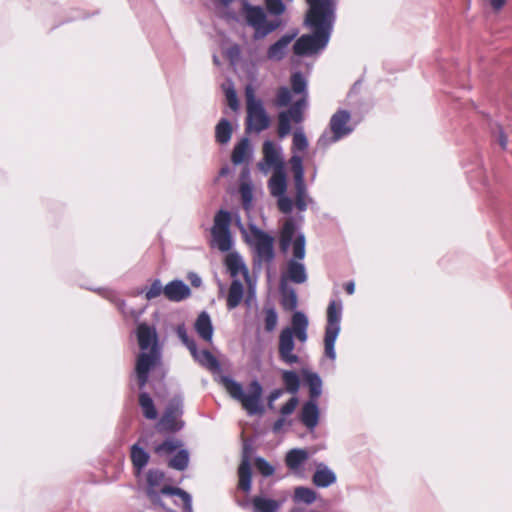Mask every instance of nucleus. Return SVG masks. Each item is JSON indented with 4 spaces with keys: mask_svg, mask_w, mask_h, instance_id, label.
Wrapping results in <instances>:
<instances>
[{
    "mask_svg": "<svg viewBox=\"0 0 512 512\" xmlns=\"http://www.w3.org/2000/svg\"><path fill=\"white\" fill-rule=\"evenodd\" d=\"M181 447H182L181 441L174 439V438H170V439L165 440L161 444H158L157 446H155L154 451L157 455H159L161 457L169 456V455L174 454Z\"/></svg>",
    "mask_w": 512,
    "mask_h": 512,
    "instance_id": "72a5a7b5",
    "label": "nucleus"
},
{
    "mask_svg": "<svg viewBox=\"0 0 512 512\" xmlns=\"http://www.w3.org/2000/svg\"><path fill=\"white\" fill-rule=\"evenodd\" d=\"M268 188L274 197L282 196L287 190V179L285 169L274 170L268 181Z\"/></svg>",
    "mask_w": 512,
    "mask_h": 512,
    "instance_id": "b1692460",
    "label": "nucleus"
},
{
    "mask_svg": "<svg viewBox=\"0 0 512 512\" xmlns=\"http://www.w3.org/2000/svg\"><path fill=\"white\" fill-rule=\"evenodd\" d=\"M343 304L341 300H331L327 307V323L324 335L325 355L334 361L336 359L335 342L340 333Z\"/></svg>",
    "mask_w": 512,
    "mask_h": 512,
    "instance_id": "1a4fd4ad",
    "label": "nucleus"
},
{
    "mask_svg": "<svg viewBox=\"0 0 512 512\" xmlns=\"http://www.w3.org/2000/svg\"><path fill=\"white\" fill-rule=\"evenodd\" d=\"M292 91L286 87H280L275 98L277 107H285L292 102L293 94L299 96L288 110L278 115V135L286 137L291 132V122L303 121V111L307 104V81L301 72H295L291 76Z\"/></svg>",
    "mask_w": 512,
    "mask_h": 512,
    "instance_id": "f03ea898",
    "label": "nucleus"
},
{
    "mask_svg": "<svg viewBox=\"0 0 512 512\" xmlns=\"http://www.w3.org/2000/svg\"><path fill=\"white\" fill-rule=\"evenodd\" d=\"M289 2H291L292 0H288Z\"/></svg>",
    "mask_w": 512,
    "mask_h": 512,
    "instance_id": "e2e57ef3",
    "label": "nucleus"
},
{
    "mask_svg": "<svg viewBox=\"0 0 512 512\" xmlns=\"http://www.w3.org/2000/svg\"><path fill=\"white\" fill-rule=\"evenodd\" d=\"M282 394V389H274L273 391H271V393L268 396L269 405L271 406L278 398L282 396Z\"/></svg>",
    "mask_w": 512,
    "mask_h": 512,
    "instance_id": "3c124183",
    "label": "nucleus"
},
{
    "mask_svg": "<svg viewBox=\"0 0 512 512\" xmlns=\"http://www.w3.org/2000/svg\"><path fill=\"white\" fill-rule=\"evenodd\" d=\"M337 480L335 472L324 463H317L313 474V484L319 488H327Z\"/></svg>",
    "mask_w": 512,
    "mask_h": 512,
    "instance_id": "aec40b11",
    "label": "nucleus"
},
{
    "mask_svg": "<svg viewBox=\"0 0 512 512\" xmlns=\"http://www.w3.org/2000/svg\"><path fill=\"white\" fill-rule=\"evenodd\" d=\"M137 339L141 353L137 357L135 373L138 386L143 389L149 373L161 362L160 348L157 344V333L154 327L141 323L137 327Z\"/></svg>",
    "mask_w": 512,
    "mask_h": 512,
    "instance_id": "20e7f679",
    "label": "nucleus"
},
{
    "mask_svg": "<svg viewBox=\"0 0 512 512\" xmlns=\"http://www.w3.org/2000/svg\"><path fill=\"white\" fill-rule=\"evenodd\" d=\"M189 464V453L186 449L179 448L169 460V467L183 471L188 467Z\"/></svg>",
    "mask_w": 512,
    "mask_h": 512,
    "instance_id": "f704fd0d",
    "label": "nucleus"
},
{
    "mask_svg": "<svg viewBox=\"0 0 512 512\" xmlns=\"http://www.w3.org/2000/svg\"><path fill=\"white\" fill-rule=\"evenodd\" d=\"M232 135V127L228 120L221 119L216 126L215 136L216 140L221 144L229 142Z\"/></svg>",
    "mask_w": 512,
    "mask_h": 512,
    "instance_id": "c9c22d12",
    "label": "nucleus"
},
{
    "mask_svg": "<svg viewBox=\"0 0 512 512\" xmlns=\"http://www.w3.org/2000/svg\"><path fill=\"white\" fill-rule=\"evenodd\" d=\"M139 405L142 409L143 415L149 420H155L158 416L154 402L150 395L146 392H142L139 395Z\"/></svg>",
    "mask_w": 512,
    "mask_h": 512,
    "instance_id": "2f4dec72",
    "label": "nucleus"
},
{
    "mask_svg": "<svg viewBox=\"0 0 512 512\" xmlns=\"http://www.w3.org/2000/svg\"><path fill=\"white\" fill-rule=\"evenodd\" d=\"M251 155L252 149L250 142L247 138H243L235 145L231 159L235 165H239L247 161Z\"/></svg>",
    "mask_w": 512,
    "mask_h": 512,
    "instance_id": "cd10ccee",
    "label": "nucleus"
},
{
    "mask_svg": "<svg viewBox=\"0 0 512 512\" xmlns=\"http://www.w3.org/2000/svg\"><path fill=\"white\" fill-rule=\"evenodd\" d=\"M296 34L283 35L277 42L272 44L266 54V58L272 61H280L286 54V49Z\"/></svg>",
    "mask_w": 512,
    "mask_h": 512,
    "instance_id": "4be33fe9",
    "label": "nucleus"
},
{
    "mask_svg": "<svg viewBox=\"0 0 512 512\" xmlns=\"http://www.w3.org/2000/svg\"><path fill=\"white\" fill-rule=\"evenodd\" d=\"M164 477V473L160 470L151 469L148 471L146 476V493L150 501L154 505L166 509V506L162 501V497H178L182 502L183 510L185 512H193L192 498L190 494L180 488L170 487L163 484Z\"/></svg>",
    "mask_w": 512,
    "mask_h": 512,
    "instance_id": "423d86ee",
    "label": "nucleus"
},
{
    "mask_svg": "<svg viewBox=\"0 0 512 512\" xmlns=\"http://www.w3.org/2000/svg\"><path fill=\"white\" fill-rule=\"evenodd\" d=\"M226 173H228V168L227 167H224L220 170V175H225Z\"/></svg>",
    "mask_w": 512,
    "mask_h": 512,
    "instance_id": "13d9d810",
    "label": "nucleus"
},
{
    "mask_svg": "<svg viewBox=\"0 0 512 512\" xmlns=\"http://www.w3.org/2000/svg\"><path fill=\"white\" fill-rule=\"evenodd\" d=\"M214 62H215L216 64H218V63H219V62H218V59H217V57H216V56H214Z\"/></svg>",
    "mask_w": 512,
    "mask_h": 512,
    "instance_id": "680f3d73",
    "label": "nucleus"
},
{
    "mask_svg": "<svg viewBox=\"0 0 512 512\" xmlns=\"http://www.w3.org/2000/svg\"><path fill=\"white\" fill-rule=\"evenodd\" d=\"M320 417V410L318 407V402L314 400L306 401L300 413V421L302 424L309 430L313 431L318 423Z\"/></svg>",
    "mask_w": 512,
    "mask_h": 512,
    "instance_id": "6ab92c4d",
    "label": "nucleus"
},
{
    "mask_svg": "<svg viewBox=\"0 0 512 512\" xmlns=\"http://www.w3.org/2000/svg\"><path fill=\"white\" fill-rule=\"evenodd\" d=\"M225 95H226V99H227V103H228L229 107L233 111L238 110L239 102H238L236 91L232 84H229L227 87H225Z\"/></svg>",
    "mask_w": 512,
    "mask_h": 512,
    "instance_id": "37998d69",
    "label": "nucleus"
},
{
    "mask_svg": "<svg viewBox=\"0 0 512 512\" xmlns=\"http://www.w3.org/2000/svg\"><path fill=\"white\" fill-rule=\"evenodd\" d=\"M225 54L232 63H236L240 59L241 48L238 44H233L226 49Z\"/></svg>",
    "mask_w": 512,
    "mask_h": 512,
    "instance_id": "09e8293b",
    "label": "nucleus"
},
{
    "mask_svg": "<svg viewBox=\"0 0 512 512\" xmlns=\"http://www.w3.org/2000/svg\"><path fill=\"white\" fill-rule=\"evenodd\" d=\"M131 461L136 471V475L139 476L145 466L148 464L150 455L146 452L139 444H134L131 447Z\"/></svg>",
    "mask_w": 512,
    "mask_h": 512,
    "instance_id": "bb28decb",
    "label": "nucleus"
},
{
    "mask_svg": "<svg viewBox=\"0 0 512 512\" xmlns=\"http://www.w3.org/2000/svg\"><path fill=\"white\" fill-rule=\"evenodd\" d=\"M239 488L245 492L251 489V467L247 456H244L238 469Z\"/></svg>",
    "mask_w": 512,
    "mask_h": 512,
    "instance_id": "c756f323",
    "label": "nucleus"
},
{
    "mask_svg": "<svg viewBox=\"0 0 512 512\" xmlns=\"http://www.w3.org/2000/svg\"><path fill=\"white\" fill-rule=\"evenodd\" d=\"M308 458L309 454L307 450L302 448H294L287 452L285 456V464L294 475L303 477V466L307 462Z\"/></svg>",
    "mask_w": 512,
    "mask_h": 512,
    "instance_id": "a211bd4d",
    "label": "nucleus"
},
{
    "mask_svg": "<svg viewBox=\"0 0 512 512\" xmlns=\"http://www.w3.org/2000/svg\"><path fill=\"white\" fill-rule=\"evenodd\" d=\"M280 247L283 251H287L292 247L294 259L287 263L286 277L291 282L302 284L307 280V273L302 260L305 257V236L298 231L294 219L289 218L285 221L280 235Z\"/></svg>",
    "mask_w": 512,
    "mask_h": 512,
    "instance_id": "7ed1b4c3",
    "label": "nucleus"
},
{
    "mask_svg": "<svg viewBox=\"0 0 512 512\" xmlns=\"http://www.w3.org/2000/svg\"><path fill=\"white\" fill-rule=\"evenodd\" d=\"M258 167L265 174L271 168L273 170L285 169L281 147L270 140H266L263 143V160L258 163Z\"/></svg>",
    "mask_w": 512,
    "mask_h": 512,
    "instance_id": "dca6fc26",
    "label": "nucleus"
},
{
    "mask_svg": "<svg viewBox=\"0 0 512 512\" xmlns=\"http://www.w3.org/2000/svg\"><path fill=\"white\" fill-rule=\"evenodd\" d=\"M182 413V397L175 396L169 401L165 412L158 423L159 429L171 432L180 430L184 425L183 421L181 420Z\"/></svg>",
    "mask_w": 512,
    "mask_h": 512,
    "instance_id": "4468645a",
    "label": "nucleus"
},
{
    "mask_svg": "<svg viewBox=\"0 0 512 512\" xmlns=\"http://www.w3.org/2000/svg\"><path fill=\"white\" fill-rule=\"evenodd\" d=\"M350 119L351 115L347 110H338L330 119L332 135L323 134L319 138L318 144L327 146L349 135L354 129V127L350 125Z\"/></svg>",
    "mask_w": 512,
    "mask_h": 512,
    "instance_id": "ddd939ff",
    "label": "nucleus"
},
{
    "mask_svg": "<svg viewBox=\"0 0 512 512\" xmlns=\"http://www.w3.org/2000/svg\"><path fill=\"white\" fill-rule=\"evenodd\" d=\"M281 375L286 391L293 395L297 394L300 388V378L298 374L291 370H283Z\"/></svg>",
    "mask_w": 512,
    "mask_h": 512,
    "instance_id": "473e14b6",
    "label": "nucleus"
},
{
    "mask_svg": "<svg viewBox=\"0 0 512 512\" xmlns=\"http://www.w3.org/2000/svg\"><path fill=\"white\" fill-rule=\"evenodd\" d=\"M277 205L279 210L284 214H289L293 209V201L283 194L282 196L277 197Z\"/></svg>",
    "mask_w": 512,
    "mask_h": 512,
    "instance_id": "de8ad7c7",
    "label": "nucleus"
},
{
    "mask_svg": "<svg viewBox=\"0 0 512 512\" xmlns=\"http://www.w3.org/2000/svg\"><path fill=\"white\" fill-rule=\"evenodd\" d=\"M298 405V398L297 397H292L287 403H285L281 409H280V413L283 415V416H287V415H290L291 413H293V411L295 410V408L297 407Z\"/></svg>",
    "mask_w": 512,
    "mask_h": 512,
    "instance_id": "8fccbe9b",
    "label": "nucleus"
},
{
    "mask_svg": "<svg viewBox=\"0 0 512 512\" xmlns=\"http://www.w3.org/2000/svg\"><path fill=\"white\" fill-rule=\"evenodd\" d=\"M307 148H308V140H307V137H306L304 131L302 130V128L297 129L293 134V144H292V149L294 152L293 155H297L296 154L297 151L303 152Z\"/></svg>",
    "mask_w": 512,
    "mask_h": 512,
    "instance_id": "58836bf2",
    "label": "nucleus"
},
{
    "mask_svg": "<svg viewBox=\"0 0 512 512\" xmlns=\"http://www.w3.org/2000/svg\"><path fill=\"white\" fill-rule=\"evenodd\" d=\"M294 497L298 502L311 504L316 499V493L310 488L298 487L295 489Z\"/></svg>",
    "mask_w": 512,
    "mask_h": 512,
    "instance_id": "a19ab883",
    "label": "nucleus"
},
{
    "mask_svg": "<svg viewBox=\"0 0 512 512\" xmlns=\"http://www.w3.org/2000/svg\"><path fill=\"white\" fill-rule=\"evenodd\" d=\"M219 382L233 399L241 403L243 409H245L249 415L263 412V388L257 380H253L249 383L246 393L244 392L242 384L228 375H222Z\"/></svg>",
    "mask_w": 512,
    "mask_h": 512,
    "instance_id": "0eeeda50",
    "label": "nucleus"
},
{
    "mask_svg": "<svg viewBox=\"0 0 512 512\" xmlns=\"http://www.w3.org/2000/svg\"><path fill=\"white\" fill-rule=\"evenodd\" d=\"M345 290H346V292L348 294H350V295L353 294L354 291H355V284H354V282L350 281V282L346 283Z\"/></svg>",
    "mask_w": 512,
    "mask_h": 512,
    "instance_id": "6e6d98bb",
    "label": "nucleus"
},
{
    "mask_svg": "<svg viewBox=\"0 0 512 512\" xmlns=\"http://www.w3.org/2000/svg\"><path fill=\"white\" fill-rule=\"evenodd\" d=\"M244 287L240 280L234 279L229 287L227 295V308L232 310L236 308L242 301Z\"/></svg>",
    "mask_w": 512,
    "mask_h": 512,
    "instance_id": "c85d7f7f",
    "label": "nucleus"
},
{
    "mask_svg": "<svg viewBox=\"0 0 512 512\" xmlns=\"http://www.w3.org/2000/svg\"><path fill=\"white\" fill-rule=\"evenodd\" d=\"M191 290L187 284L181 280H173L169 282L163 290V294L167 299L174 302H179L187 298Z\"/></svg>",
    "mask_w": 512,
    "mask_h": 512,
    "instance_id": "412c9836",
    "label": "nucleus"
},
{
    "mask_svg": "<svg viewBox=\"0 0 512 512\" xmlns=\"http://www.w3.org/2000/svg\"><path fill=\"white\" fill-rule=\"evenodd\" d=\"M302 375L309 389V400L318 401L322 394L323 383L321 377L317 373L308 370H303Z\"/></svg>",
    "mask_w": 512,
    "mask_h": 512,
    "instance_id": "393cba45",
    "label": "nucleus"
},
{
    "mask_svg": "<svg viewBox=\"0 0 512 512\" xmlns=\"http://www.w3.org/2000/svg\"><path fill=\"white\" fill-rule=\"evenodd\" d=\"M252 505L254 512H277L280 508V502L260 496L253 498Z\"/></svg>",
    "mask_w": 512,
    "mask_h": 512,
    "instance_id": "7c9ffc66",
    "label": "nucleus"
},
{
    "mask_svg": "<svg viewBox=\"0 0 512 512\" xmlns=\"http://www.w3.org/2000/svg\"><path fill=\"white\" fill-rule=\"evenodd\" d=\"M225 265L231 277L235 278L238 275L243 276L249 285V296H252L254 294V289L250 281L248 268L246 267L242 257L236 252H230L225 258Z\"/></svg>",
    "mask_w": 512,
    "mask_h": 512,
    "instance_id": "f3484780",
    "label": "nucleus"
},
{
    "mask_svg": "<svg viewBox=\"0 0 512 512\" xmlns=\"http://www.w3.org/2000/svg\"><path fill=\"white\" fill-rule=\"evenodd\" d=\"M255 466L263 476H271L274 473V467L261 457L256 458Z\"/></svg>",
    "mask_w": 512,
    "mask_h": 512,
    "instance_id": "a18cd8bd",
    "label": "nucleus"
},
{
    "mask_svg": "<svg viewBox=\"0 0 512 512\" xmlns=\"http://www.w3.org/2000/svg\"><path fill=\"white\" fill-rule=\"evenodd\" d=\"M231 215L228 211L220 210L214 217V224L211 228V242L213 248L221 252H228L233 246L230 232Z\"/></svg>",
    "mask_w": 512,
    "mask_h": 512,
    "instance_id": "9d476101",
    "label": "nucleus"
},
{
    "mask_svg": "<svg viewBox=\"0 0 512 512\" xmlns=\"http://www.w3.org/2000/svg\"><path fill=\"white\" fill-rule=\"evenodd\" d=\"M222 4L224 5H229L230 3H232L234 0H219Z\"/></svg>",
    "mask_w": 512,
    "mask_h": 512,
    "instance_id": "4d7b16f0",
    "label": "nucleus"
},
{
    "mask_svg": "<svg viewBox=\"0 0 512 512\" xmlns=\"http://www.w3.org/2000/svg\"><path fill=\"white\" fill-rule=\"evenodd\" d=\"M278 323V314L273 307H266L264 309V326L267 332H272Z\"/></svg>",
    "mask_w": 512,
    "mask_h": 512,
    "instance_id": "ea45409f",
    "label": "nucleus"
},
{
    "mask_svg": "<svg viewBox=\"0 0 512 512\" xmlns=\"http://www.w3.org/2000/svg\"><path fill=\"white\" fill-rule=\"evenodd\" d=\"M246 98V130L257 133L267 129L270 124V118L264 108L261 99L256 98L255 90L252 85L245 87Z\"/></svg>",
    "mask_w": 512,
    "mask_h": 512,
    "instance_id": "6e6552de",
    "label": "nucleus"
},
{
    "mask_svg": "<svg viewBox=\"0 0 512 512\" xmlns=\"http://www.w3.org/2000/svg\"><path fill=\"white\" fill-rule=\"evenodd\" d=\"M303 159L299 155H292L290 158L291 169L294 176L295 189H296V201L295 205L298 210L305 211L307 209L308 201H310L306 184L304 181V168H303Z\"/></svg>",
    "mask_w": 512,
    "mask_h": 512,
    "instance_id": "2eb2a0df",
    "label": "nucleus"
},
{
    "mask_svg": "<svg viewBox=\"0 0 512 512\" xmlns=\"http://www.w3.org/2000/svg\"><path fill=\"white\" fill-rule=\"evenodd\" d=\"M243 12L246 23L254 30L253 38L255 40L263 39L278 27V23L267 20L265 11L261 7L245 3Z\"/></svg>",
    "mask_w": 512,
    "mask_h": 512,
    "instance_id": "f8f14e48",
    "label": "nucleus"
},
{
    "mask_svg": "<svg viewBox=\"0 0 512 512\" xmlns=\"http://www.w3.org/2000/svg\"><path fill=\"white\" fill-rule=\"evenodd\" d=\"M308 317L301 311L292 315L291 326L284 327L279 334L278 354L282 362L287 365L299 363L300 358L294 353L296 338L304 344L308 339Z\"/></svg>",
    "mask_w": 512,
    "mask_h": 512,
    "instance_id": "39448f33",
    "label": "nucleus"
},
{
    "mask_svg": "<svg viewBox=\"0 0 512 512\" xmlns=\"http://www.w3.org/2000/svg\"><path fill=\"white\" fill-rule=\"evenodd\" d=\"M267 10L274 15H281L285 10L282 0H265Z\"/></svg>",
    "mask_w": 512,
    "mask_h": 512,
    "instance_id": "49530a36",
    "label": "nucleus"
},
{
    "mask_svg": "<svg viewBox=\"0 0 512 512\" xmlns=\"http://www.w3.org/2000/svg\"><path fill=\"white\" fill-rule=\"evenodd\" d=\"M236 225L242 233L246 235L248 242H250L256 249L257 254L264 260H271L274 256L273 252V238L259 229L256 225H249V233H247L240 217L236 218Z\"/></svg>",
    "mask_w": 512,
    "mask_h": 512,
    "instance_id": "9b49d317",
    "label": "nucleus"
},
{
    "mask_svg": "<svg viewBox=\"0 0 512 512\" xmlns=\"http://www.w3.org/2000/svg\"><path fill=\"white\" fill-rule=\"evenodd\" d=\"M282 306L286 310H293L297 307V295L294 289H288L285 284L281 283Z\"/></svg>",
    "mask_w": 512,
    "mask_h": 512,
    "instance_id": "4c0bfd02",
    "label": "nucleus"
},
{
    "mask_svg": "<svg viewBox=\"0 0 512 512\" xmlns=\"http://www.w3.org/2000/svg\"><path fill=\"white\" fill-rule=\"evenodd\" d=\"M193 358L202 366L208 368L209 370H218L220 368V364L218 360L212 355V353L206 349L199 351L197 349V345L195 344V350H189Z\"/></svg>",
    "mask_w": 512,
    "mask_h": 512,
    "instance_id": "a878e982",
    "label": "nucleus"
},
{
    "mask_svg": "<svg viewBox=\"0 0 512 512\" xmlns=\"http://www.w3.org/2000/svg\"><path fill=\"white\" fill-rule=\"evenodd\" d=\"M285 419L284 418H279L278 420H276L273 424V431L275 433H278L282 427L285 425Z\"/></svg>",
    "mask_w": 512,
    "mask_h": 512,
    "instance_id": "864d4df0",
    "label": "nucleus"
},
{
    "mask_svg": "<svg viewBox=\"0 0 512 512\" xmlns=\"http://www.w3.org/2000/svg\"><path fill=\"white\" fill-rule=\"evenodd\" d=\"M176 333L179 337V339L183 342V344L190 350V349H194L195 350V344L196 342L191 339L188 334H187V330L185 328L184 325H179L176 329Z\"/></svg>",
    "mask_w": 512,
    "mask_h": 512,
    "instance_id": "c03bdc74",
    "label": "nucleus"
},
{
    "mask_svg": "<svg viewBox=\"0 0 512 512\" xmlns=\"http://www.w3.org/2000/svg\"><path fill=\"white\" fill-rule=\"evenodd\" d=\"M194 328L199 337L204 341L209 343L212 341L214 329L211 318L207 312L203 311L198 315Z\"/></svg>",
    "mask_w": 512,
    "mask_h": 512,
    "instance_id": "5701e85b",
    "label": "nucleus"
},
{
    "mask_svg": "<svg viewBox=\"0 0 512 512\" xmlns=\"http://www.w3.org/2000/svg\"><path fill=\"white\" fill-rule=\"evenodd\" d=\"M499 144L502 149H506L507 147V137L501 132L499 135Z\"/></svg>",
    "mask_w": 512,
    "mask_h": 512,
    "instance_id": "5fc2aeb1",
    "label": "nucleus"
},
{
    "mask_svg": "<svg viewBox=\"0 0 512 512\" xmlns=\"http://www.w3.org/2000/svg\"><path fill=\"white\" fill-rule=\"evenodd\" d=\"M309 10L305 23L313 31L298 38L294 44L297 55H313L323 50L330 40L335 21V0H306Z\"/></svg>",
    "mask_w": 512,
    "mask_h": 512,
    "instance_id": "f257e3e1",
    "label": "nucleus"
},
{
    "mask_svg": "<svg viewBox=\"0 0 512 512\" xmlns=\"http://www.w3.org/2000/svg\"><path fill=\"white\" fill-rule=\"evenodd\" d=\"M492 8L496 11L502 9L506 4V0H487Z\"/></svg>",
    "mask_w": 512,
    "mask_h": 512,
    "instance_id": "603ef678",
    "label": "nucleus"
},
{
    "mask_svg": "<svg viewBox=\"0 0 512 512\" xmlns=\"http://www.w3.org/2000/svg\"><path fill=\"white\" fill-rule=\"evenodd\" d=\"M239 192H240L243 208L246 211H249L252 208V201H253L252 183L249 181L242 182L240 184Z\"/></svg>",
    "mask_w": 512,
    "mask_h": 512,
    "instance_id": "e433bc0d",
    "label": "nucleus"
},
{
    "mask_svg": "<svg viewBox=\"0 0 512 512\" xmlns=\"http://www.w3.org/2000/svg\"><path fill=\"white\" fill-rule=\"evenodd\" d=\"M124 305H125V303H124L123 301H121V302H120V304H119V309H120L123 313H125V311H124Z\"/></svg>",
    "mask_w": 512,
    "mask_h": 512,
    "instance_id": "052dcab7",
    "label": "nucleus"
},
{
    "mask_svg": "<svg viewBox=\"0 0 512 512\" xmlns=\"http://www.w3.org/2000/svg\"><path fill=\"white\" fill-rule=\"evenodd\" d=\"M200 282H201V280H200L199 278H197L196 280H193V281H192V284H193L194 286H198V285L200 284Z\"/></svg>",
    "mask_w": 512,
    "mask_h": 512,
    "instance_id": "bf43d9fd",
    "label": "nucleus"
},
{
    "mask_svg": "<svg viewBox=\"0 0 512 512\" xmlns=\"http://www.w3.org/2000/svg\"><path fill=\"white\" fill-rule=\"evenodd\" d=\"M163 290L164 287L162 286L161 281L156 279L149 288L142 290L141 293L145 294V298L147 300H152L160 296L163 293Z\"/></svg>",
    "mask_w": 512,
    "mask_h": 512,
    "instance_id": "79ce46f5",
    "label": "nucleus"
}]
</instances>
